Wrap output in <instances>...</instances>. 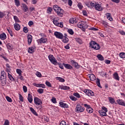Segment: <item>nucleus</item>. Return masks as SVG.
I'll return each mask as SVG.
<instances>
[{"label": "nucleus", "instance_id": "7ed1b4c3", "mask_svg": "<svg viewBox=\"0 0 125 125\" xmlns=\"http://www.w3.org/2000/svg\"><path fill=\"white\" fill-rule=\"evenodd\" d=\"M0 80L1 84L5 85L6 83V73L3 70L1 72Z\"/></svg>", "mask_w": 125, "mask_h": 125}, {"label": "nucleus", "instance_id": "e2e57ef3", "mask_svg": "<svg viewBox=\"0 0 125 125\" xmlns=\"http://www.w3.org/2000/svg\"><path fill=\"white\" fill-rule=\"evenodd\" d=\"M77 5H78V7H79V8H80V9H83V6L82 3H79Z\"/></svg>", "mask_w": 125, "mask_h": 125}, {"label": "nucleus", "instance_id": "6e6d98bb", "mask_svg": "<svg viewBox=\"0 0 125 125\" xmlns=\"http://www.w3.org/2000/svg\"><path fill=\"white\" fill-rule=\"evenodd\" d=\"M47 11L48 13L50 14V13H51V12H52V8L51 7H48L47 10Z\"/></svg>", "mask_w": 125, "mask_h": 125}, {"label": "nucleus", "instance_id": "f3484780", "mask_svg": "<svg viewBox=\"0 0 125 125\" xmlns=\"http://www.w3.org/2000/svg\"><path fill=\"white\" fill-rule=\"evenodd\" d=\"M112 78L114 80H116V81H120V77L119 76V74H118V72H117L113 73Z\"/></svg>", "mask_w": 125, "mask_h": 125}, {"label": "nucleus", "instance_id": "f03ea898", "mask_svg": "<svg viewBox=\"0 0 125 125\" xmlns=\"http://www.w3.org/2000/svg\"><path fill=\"white\" fill-rule=\"evenodd\" d=\"M89 47L93 48L95 50H99L101 48L100 45L94 41L90 42L89 43Z\"/></svg>", "mask_w": 125, "mask_h": 125}, {"label": "nucleus", "instance_id": "49530a36", "mask_svg": "<svg viewBox=\"0 0 125 125\" xmlns=\"http://www.w3.org/2000/svg\"><path fill=\"white\" fill-rule=\"evenodd\" d=\"M43 89L39 88L37 90V92H38V93H40V94H42V93H43Z\"/></svg>", "mask_w": 125, "mask_h": 125}, {"label": "nucleus", "instance_id": "ea45409f", "mask_svg": "<svg viewBox=\"0 0 125 125\" xmlns=\"http://www.w3.org/2000/svg\"><path fill=\"white\" fill-rule=\"evenodd\" d=\"M14 20H15L16 23H21V21L19 20V18H18L16 16H14Z\"/></svg>", "mask_w": 125, "mask_h": 125}, {"label": "nucleus", "instance_id": "bb28decb", "mask_svg": "<svg viewBox=\"0 0 125 125\" xmlns=\"http://www.w3.org/2000/svg\"><path fill=\"white\" fill-rule=\"evenodd\" d=\"M69 22L71 24H75L77 23V19L76 18H72L69 20Z\"/></svg>", "mask_w": 125, "mask_h": 125}, {"label": "nucleus", "instance_id": "69168bd1", "mask_svg": "<svg viewBox=\"0 0 125 125\" xmlns=\"http://www.w3.org/2000/svg\"><path fill=\"white\" fill-rule=\"evenodd\" d=\"M19 100L21 102H23L24 101V100L23 99V96H22V95L21 94H19Z\"/></svg>", "mask_w": 125, "mask_h": 125}, {"label": "nucleus", "instance_id": "f704fd0d", "mask_svg": "<svg viewBox=\"0 0 125 125\" xmlns=\"http://www.w3.org/2000/svg\"><path fill=\"white\" fill-rule=\"evenodd\" d=\"M60 8H61L60 7H59V6L57 5H54L53 6V9L54 11H55V12H57V11H58Z\"/></svg>", "mask_w": 125, "mask_h": 125}, {"label": "nucleus", "instance_id": "7c9ffc66", "mask_svg": "<svg viewBox=\"0 0 125 125\" xmlns=\"http://www.w3.org/2000/svg\"><path fill=\"white\" fill-rule=\"evenodd\" d=\"M89 78L91 81H92V82H94L95 80H96V77H95V75L93 74H90L89 75Z\"/></svg>", "mask_w": 125, "mask_h": 125}, {"label": "nucleus", "instance_id": "1a4fd4ad", "mask_svg": "<svg viewBox=\"0 0 125 125\" xmlns=\"http://www.w3.org/2000/svg\"><path fill=\"white\" fill-rule=\"evenodd\" d=\"M54 36L56 37L57 39L59 40H62L63 39V34L60 32L56 31L54 33Z\"/></svg>", "mask_w": 125, "mask_h": 125}, {"label": "nucleus", "instance_id": "3c124183", "mask_svg": "<svg viewBox=\"0 0 125 125\" xmlns=\"http://www.w3.org/2000/svg\"><path fill=\"white\" fill-rule=\"evenodd\" d=\"M15 2L17 6H20V1L19 0H15Z\"/></svg>", "mask_w": 125, "mask_h": 125}, {"label": "nucleus", "instance_id": "774afa93", "mask_svg": "<svg viewBox=\"0 0 125 125\" xmlns=\"http://www.w3.org/2000/svg\"><path fill=\"white\" fill-rule=\"evenodd\" d=\"M39 87H42V88H45V85L44 84H40L39 83Z\"/></svg>", "mask_w": 125, "mask_h": 125}, {"label": "nucleus", "instance_id": "9d476101", "mask_svg": "<svg viewBox=\"0 0 125 125\" xmlns=\"http://www.w3.org/2000/svg\"><path fill=\"white\" fill-rule=\"evenodd\" d=\"M37 42L39 44H42V43H46L47 42V38L42 37L37 40Z\"/></svg>", "mask_w": 125, "mask_h": 125}, {"label": "nucleus", "instance_id": "5701e85b", "mask_svg": "<svg viewBox=\"0 0 125 125\" xmlns=\"http://www.w3.org/2000/svg\"><path fill=\"white\" fill-rule=\"evenodd\" d=\"M99 113L101 117H107V112L103 110H99Z\"/></svg>", "mask_w": 125, "mask_h": 125}, {"label": "nucleus", "instance_id": "a878e982", "mask_svg": "<svg viewBox=\"0 0 125 125\" xmlns=\"http://www.w3.org/2000/svg\"><path fill=\"white\" fill-rule=\"evenodd\" d=\"M6 38H7L6 34H5V33H3L0 34V39L2 41H4V40H6Z\"/></svg>", "mask_w": 125, "mask_h": 125}, {"label": "nucleus", "instance_id": "bf43d9fd", "mask_svg": "<svg viewBox=\"0 0 125 125\" xmlns=\"http://www.w3.org/2000/svg\"><path fill=\"white\" fill-rule=\"evenodd\" d=\"M36 75L37 77H38V78H42V73H41V72L37 71Z\"/></svg>", "mask_w": 125, "mask_h": 125}, {"label": "nucleus", "instance_id": "37998d69", "mask_svg": "<svg viewBox=\"0 0 125 125\" xmlns=\"http://www.w3.org/2000/svg\"><path fill=\"white\" fill-rule=\"evenodd\" d=\"M45 84L47 85V86H48V87H52V85H51V83L47 81L45 82Z\"/></svg>", "mask_w": 125, "mask_h": 125}, {"label": "nucleus", "instance_id": "603ef678", "mask_svg": "<svg viewBox=\"0 0 125 125\" xmlns=\"http://www.w3.org/2000/svg\"><path fill=\"white\" fill-rule=\"evenodd\" d=\"M16 72L19 75H22V70L21 69L18 68L16 69Z\"/></svg>", "mask_w": 125, "mask_h": 125}, {"label": "nucleus", "instance_id": "0eeeda50", "mask_svg": "<svg viewBox=\"0 0 125 125\" xmlns=\"http://www.w3.org/2000/svg\"><path fill=\"white\" fill-rule=\"evenodd\" d=\"M85 110V108L84 107L82 106L81 105V104H77L76 107L75 108V111L76 112H77V113H83Z\"/></svg>", "mask_w": 125, "mask_h": 125}, {"label": "nucleus", "instance_id": "cd10ccee", "mask_svg": "<svg viewBox=\"0 0 125 125\" xmlns=\"http://www.w3.org/2000/svg\"><path fill=\"white\" fill-rule=\"evenodd\" d=\"M22 10L24 12H27V11H29V8H28V6H26V4H22Z\"/></svg>", "mask_w": 125, "mask_h": 125}, {"label": "nucleus", "instance_id": "58836bf2", "mask_svg": "<svg viewBox=\"0 0 125 125\" xmlns=\"http://www.w3.org/2000/svg\"><path fill=\"white\" fill-rule=\"evenodd\" d=\"M30 110L31 112H32L33 115H35V116H38V113H37V111H36V110H35L33 107H30Z\"/></svg>", "mask_w": 125, "mask_h": 125}, {"label": "nucleus", "instance_id": "423d86ee", "mask_svg": "<svg viewBox=\"0 0 125 125\" xmlns=\"http://www.w3.org/2000/svg\"><path fill=\"white\" fill-rule=\"evenodd\" d=\"M48 58L50 61L51 63H52V64H53L54 65H58V62L57 61V60H56L55 57L53 56V55H49L48 56Z\"/></svg>", "mask_w": 125, "mask_h": 125}, {"label": "nucleus", "instance_id": "6ab92c4d", "mask_svg": "<svg viewBox=\"0 0 125 125\" xmlns=\"http://www.w3.org/2000/svg\"><path fill=\"white\" fill-rule=\"evenodd\" d=\"M27 41L28 44L30 45L32 43V42L33 41V36L32 35L30 34L27 35Z\"/></svg>", "mask_w": 125, "mask_h": 125}, {"label": "nucleus", "instance_id": "4468645a", "mask_svg": "<svg viewBox=\"0 0 125 125\" xmlns=\"http://www.w3.org/2000/svg\"><path fill=\"white\" fill-rule=\"evenodd\" d=\"M116 102L118 105H120L121 106H124L125 107V101H124L123 99H118L116 100Z\"/></svg>", "mask_w": 125, "mask_h": 125}, {"label": "nucleus", "instance_id": "680f3d73", "mask_svg": "<svg viewBox=\"0 0 125 125\" xmlns=\"http://www.w3.org/2000/svg\"><path fill=\"white\" fill-rule=\"evenodd\" d=\"M23 31L24 33H27L28 32H29V30H28V27H24L23 28Z\"/></svg>", "mask_w": 125, "mask_h": 125}, {"label": "nucleus", "instance_id": "ddd939ff", "mask_svg": "<svg viewBox=\"0 0 125 125\" xmlns=\"http://www.w3.org/2000/svg\"><path fill=\"white\" fill-rule=\"evenodd\" d=\"M84 107L86 108V111L88 112V113H89V114H91V113L93 112V109L92 108L90 107V105L87 104H83Z\"/></svg>", "mask_w": 125, "mask_h": 125}, {"label": "nucleus", "instance_id": "dca6fc26", "mask_svg": "<svg viewBox=\"0 0 125 125\" xmlns=\"http://www.w3.org/2000/svg\"><path fill=\"white\" fill-rule=\"evenodd\" d=\"M59 89H62L63 90H69L70 87L66 85H61L59 86Z\"/></svg>", "mask_w": 125, "mask_h": 125}, {"label": "nucleus", "instance_id": "f8f14e48", "mask_svg": "<svg viewBox=\"0 0 125 125\" xmlns=\"http://www.w3.org/2000/svg\"><path fill=\"white\" fill-rule=\"evenodd\" d=\"M53 23L55 25V26H58V27H60L61 28H63V22H59L58 21L55 19L53 20Z\"/></svg>", "mask_w": 125, "mask_h": 125}, {"label": "nucleus", "instance_id": "2eb2a0df", "mask_svg": "<svg viewBox=\"0 0 125 125\" xmlns=\"http://www.w3.org/2000/svg\"><path fill=\"white\" fill-rule=\"evenodd\" d=\"M70 64H71V65H74L75 68H76V69H79V68H80V65H79V63L76 62L74 60H71Z\"/></svg>", "mask_w": 125, "mask_h": 125}, {"label": "nucleus", "instance_id": "de8ad7c7", "mask_svg": "<svg viewBox=\"0 0 125 125\" xmlns=\"http://www.w3.org/2000/svg\"><path fill=\"white\" fill-rule=\"evenodd\" d=\"M69 98H70V99H71V100H72V101H77V100H78L77 98L73 96H70L69 97Z\"/></svg>", "mask_w": 125, "mask_h": 125}, {"label": "nucleus", "instance_id": "a19ab883", "mask_svg": "<svg viewBox=\"0 0 125 125\" xmlns=\"http://www.w3.org/2000/svg\"><path fill=\"white\" fill-rule=\"evenodd\" d=\"M76 40L78 43H80V44L83 43V40L81 38H76Z\"/></svg>", "mask_w": 125, "mask_h": 125}, {"label": "nucleus", "instance_id": "5fc2aeb1", "mask_svg": "<svg viewBox=\"0 0 125 125\" xmlns=\"http://www.w3.org/2000/svg\"><path fill=\"white\" fill-rule=\"evenodd\" d=\"M102 111H104V112H105L106 113L108 112V109L104 106L102 107Z\"/></svg>", "mask_w": 125, "mask_h": 125}, {"label": "nucleus", "instance_id": "aec40b11", "mask_svg": "<svg viewBox=\"0 0 125 125\" xmlns=\"http://www.w3.org/2000/svg\"><path fill=\"white\" fill-rule=\"evenodd\" d=\"M56 12L58 16H60V17H62V16H63V9H62L61 8H60V9H59V10Z\"/></svg>", "mask_w": 125, "mask_h": 125}, {"label": "nucleus", "instance_id": "4c0bfd02", "mask_svg": "<svg viewBox=\"0 0 125 125\" xmlns=\"http://www.w3.org/2000/svg\"><path fill=\"white\" fill-rule=\"evenodd\" d=\"M97 57L99 60H100L101 61H103L104 60V57H103V56L101 54L97 55Z\"/></svg>", "mask_w": 125, "mask_h": 125}, {"label": "nucleus", "instance_id": "4d7b16f0", "mask_svg": "<svg viewBox=\"0 0 125 125\" xmlns=\"http://www.w3.org/2000/svg\"><path fill=\"white\" fill-rule=\"evenodd\" d=\"M68 32L69 33V34H70V35H74V31L72 29H68Z\"/></svg>", "mask_w": 125, "mask_h": 125}, {"label": "nucleus", "instance_id": "c03bdc74", "mask_svg": "<svg viewBox=\"0 0 125 125\" xmlns=\"http://www.w3.org/2000/svg\"><path fill=\"white\" fill-rule=\"evenodd\" d=\"M7 30L8 31L9 34H10V35L11 36V37H13V33H12V30H11V29H10V28H7Z\"/></svg>", "mask_w": 125, "mask_h": 125}, {"label": "nucleus", "instance_id": "9b49d317", "mask_svg": "<svg viewBox=\"0 0 125 125\" xmlns=\"http://www.w3.org/2000/svg\"><path fill=\"white\" fill-rule=\"evenodd\" d=\"M83 92L86 94L88 96H94V93L92 91L89 89H84Z\"/></svg>", "mask_w": 125, "mask_h": 125}, {"label": "nucleus", "instance_id": "0e129e2a", "mask_svg": "<svg viewBox=\"0 0 125 125\" xmlns=\"http://www.w3.org/2000/svg\"><path fill=\"white\" fill-rule=\"evenodd\" d=\"M22 88H23V90L24 92L26 93V92H27V91H28V89L27 88V86L24 85V86H23Z\"/></svg>", "mask_w": 125, "mask_h": 125}, {"label": "nucleus", "instance_id": "39448f33", "mask_svg": "<svg viewBox=\"0 0 125 125\" xmlns=\"http://www.w3.org/2000/svg\"><path fill=\"white\" fill-rule=\"evenodd\" d=\"M77 27L80 29H87L88 28V25L86 24V22L84 21H81L77 24Z\"/></svg>", "mask_w": 125, "mask_h": 125}, {"label": "nucleus", "instance_id": "a18cd8bd", "mask_svg": "<svg viewBox=\"0 0 125 125\" xmlns=\"http://www.w3.org/2000/svg\"><path fill=\"white\" fill-rule=\"evenodd\" d=\"M74 96H75V97H77V98H81V95L78 92L77 93H73Z\"/></svg>", "mask_w": 125, "mask_h": 125}, {"label": "nucleus", "instance_id": "c9c22d12", "mask_svg": "<svg viewBox=\"0 0 125 125\" xmlns=\"http://www.w3.org/2000/svg\"><path fill=\"white\" fill-rule=\"evenodd\" d=\"M56 80H57V81H59L61 83H65V79L61 77H56Z\"/></svg>", "mask_w": 125, "mask_h": 125}, {"label": "nucleus", "instance_id": "2f4dec72", "mask_svg": "<svg viewBox=\"0 0 125 125\" xmlns=\"http://www.w3.org/2000/svg\"><path fill=\"white\" fill-rule=\"evenodd\" d=\"M108 100H109V103H110V104H114V103H115V99L114 98H112L111 97H108Z\"/></svg>", "mask_w": 125, "mask_h": 125}, {"label": "nucleus", "instance_id": "20e7f679", "mask_svg": "<svg viewBox=\"0 0 125 125\" xmlns=\"http://www.w3.org/2000/svg\"><path fill=\"white\" fill-rule=\"evenodd\" d=\"M94 8L97 11H102L104 10V7L102 6V3L101 2H96Z\"/></svg>", "mask_w": 125, "mask_h": 125}, {"label": "nucleus", "instance_id": "4be33fe9", "mask_svg": "<svg viewBox=\"0 0 125 125\" xmlns=\"http://www.w3.org/2000/svg\"><path fill=\"white\" fill-rule=\"evenodd\" d=\"M63 65L66 69H68V70H72L73 69V66L70 64L63 63Z\"/></svg>", "mask_w": 125, "mask_h": 125}, {"label": "nucleus", "instance_id": "b1692460", "mask_svg": "<svg viewBox=\"0 0 125 125\" xmlns=\"http://www.w3.org/2000/svg\"><path fill=\"white\" fill-rule=\"evenodd\" d=\"M14 27L16 31H19L20 29H21V26H20V25L16 22L14 24Z\"/></svg>", "mask_w": 125, "mask_h": 125}, {"label": "nucleus", "instance_id": "6e6552de", "mask_svg": "<svg viewBox=\"0 0 125 125\" xmlns=\"http://www.w3.org/2000/svg\"><path fill=\"white\" fill-rule=\"evenodd\" d=\"M95 1H88L85 2V5L87 6L89 8H94V6L95 5Z\"/></svg>", "mask_w": 125, "mask_h": 125}, {"label": "nucleus", "instance_id": "09e8293b", "mask_svg": "<svg viewBox=\"0 0 125 125\" xmlns=\"http://www.w3.org/2000/svg\"><path fill=\"white\" fill-rule=\"evenodd\" d=\"M10 125V122H9V120L7 119L5 120L3 125Z\"/></svg>", "mask_w": 125, "mask_h": 125}, {"label": "nucleus", "instance_id": "79ce46f5", "mask_svg": "<svg viewBox=\"0 0 125 125\" xmlns=\"http://www.w3.org/2000/svg\"><path fill=\"white\" fill-rule=\"evenodd\" d=\"M60 125H70L69 123H66V122L62 121L60 123Z\"/></svg>", "mask_w": 125, "mask_h": 125}, {"label": "nucleus", "instance_id": "338daca9", "mask_svg": "<svg viewBox=\"0 0 125 125\" xmlns=\"http://www.w3.org/2000/svg\"><path fill=\"white\" fill-rule=\"evenodd\" d=\"M82 13L83 16H87V12L86 10H83Z\"/></svg>", "mask_w": 125, "mask_h": 125}, {"label": "nucleus", "instance_id": "393cba45", "mask_svg": "<svg viewBox=\"0 0 125 125\" xmlns=\"http://www.w3.org/2000/svg\"><path fill=\"white\" fill-rule=\"evenodd\" d=\"M107 19L109 20L110 21H113V18H112V15H111V13H107L105 14Z\"/></svg>", "mask_w": 125, "mask_h": 125}, {"label": "nucleus", "instance_id": "13d9d810", "mask_svg": "<svg viewBox=\"0 0 125 125\" xmlns=\"http://www.w3.org/2000/svg\"><path fill=\"white\" fill-rule=\"evenodd\" d=\"M102 24L104 25L105 27H108V22L105 21H103L102 22Z\"/></svg>", "mask_w": 125, "mask_h": 125}, {"label": "nucleus", "instance_id": "a211bd4d", "mask_svg": "<svg viewBox=\"0 0 125 125\" xmlns=\"http://www.w3.org/2000/svg\"><path fill=\"white\" fill-rule=\"evenodd\" d=\"M59 104L60 107H62V108H69V105H68V104L63 103V102H60Z\"/></svg>", "mask_w": 125, "mask_h": 125}, {"label": "nucleus", "instance_id": "c756f323", "mask_svg": "<svg viewBox=\"0 0 125 125\" xmlns=\"http://www.w3.org/2000/svg\"><path fill=\"white\" fill-rule=\"evenodd\" d=\"M8 78L9 79L11 82H15V79H14V78H13L12 75L9 74V73H8Z\"/></svg>", "mask_w": 125, "mask_h": 125}, {"label": "nucleus", "instance_id": "72a5a7b5", "mask_svg": "<svg viewBox=\"0 0 125 125\" xmlns=\"http://www.w3.org/2000/svg\"><path fill=\"white\" fill-rule=\"evenodd\" d=\"M28 52L29 53H34L35 52V48L34 47H29Z\"/></svg>", "mask_w": 125, "mask_h": 125}, {"label": "nucleus", "instance_id": "e433bc0d", "mask_svg": "<svg viewBox=\"0 0 125 125\" xmlns=\"http://www.w3.org/2000/svg\"><path fill=\"white\" fill-rule=\"evenodd\" d=\"M96 84L99 87L102 88V86H101V84H100V80L98 78L96 79Z\"/></svg>", "mask_w": 125, "mask_h": 125}, {"label": "nucleus", "instance_id": "052dcab7", "mask_svg": "<svg viewBox=\"0 0 125 125\" xmlns=\"http://www.w3.org/2000/svg\"><path fill=\"white\" fill-rule=\"evenodd\" d=\"M18 78V79H19L20 80H21V81H22V82H23V81H24V77H23V76H22V75H19Z\"/></svg>", "mask_w": 125, "mask_h": 125}, {"label": "nucleus", "instance_id": "c85d7f7f", "mask_svg": "<svg viewBox=\"0 0 125 125\" xmlns=\"http://www.w3.org/2000/svg\"><path fill=\"white\" fill-rule=\"evenodd\" d=\"M62 42L64 43H67L69 42V39L67 37H66L63 35V38L62 39Z\"/></svg>", "mask_w": 125, "mask_h": 125}, {"label": "nucleus", "instance_id": "473e14b6", "mask_svg": "<svg viewBox=\"0 0 125 125\" xmlns=\"http://www.w3.org/2000/svg\"><path fill=\"white\" fill-rule=\"evenodd\" d=\"M7 48L10 50H12L13 49V45L10 43L6 44Z\"/></svg>", "mask_w": 125, "mask_h": 125}, {"label": "nucleus", "instance_id": "8fccbe9b", "mask_svg": "<svg viewBox=\"0 0 125 125\" xmlns=\"http://www.w3.org/2000/svg\"><path fill=\"white\" fill-rule=\"evenodd\" d=\"M119 56L121 58H125V53L121 52L119 54Z\"/></svg>", "mask_w": 125, "mask_h": 125}, {"label": "nucleus", "instance_id": "f257e3e1", "mask_svg": "<svg viewBox=\"0 0 125 125\" xmlns=\"http://www.w3.org/2000/svg\"><path fill=\"white\" fill-rule=\"evenodd\" d=\"M34 104L37 106V110H42V101L38 97H35L34 98Z\"/></svg>", "mask_w": 125, "mask_h": 125}, {"label": "nucleus", "instance_id": "412c9836", "mask_svg": "<svg viewBox=\"0 0 125 125\" xmlns=\"http://www.w3.org/2000/svg\"><path fill=\"white\" fill-rule=\"evenodd\" d=\"M27 100L29 103H33V95H32V94L29 93L27 96Z\"/></svg>", "mask_w": 125, "mask_h": 125}, {"label": "nucleus", "instance_id": "864d4df0", "mask_svg": "<svg viewBox=\"0 0 125 125\" xmlns=\"http://www.w3.org/2000/svg\"><path fill=\"white\" fill-rule=\"evenodd\" d=\"M5 98H6L7 101H8V102H10V103L12 102V99H11L10 97L7 96L5 97Z\"/></svg>", "mask_w": 125, "mask_h": 125}]
</instances>
